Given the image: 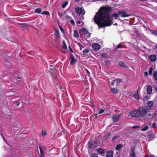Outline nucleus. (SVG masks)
Segmentation results:
<instances>
[{"instance_id":"12","label":"nucleus","mask_w":157,"mask_h":157,"mask_svg":"<svg viewBox=\"0 0 157 157\" xmlns=\"http://www.w3.org/2000/svg\"><path fill=\"white\" fill-rule=\"evenodd\" d=\"M98 153L101 154V155L102 154H104L105 153V151L104 150L101 148H98L97 150Z\"/></svg>"},{"instance_id":"30","label":"nucleus","mask_w":157,"mask_h":157,"mask_svg":"<svg viewBox=\"0 0 157 157\" xmlns=\"http://www.w3.org/2000/svg\"><path fill=\"white\" fill-rule=\"evenodd\" d=\"M47 135V132L45 130H42L41 132V135L42 136H46Z\"/></svg>"},{"instance_id":"24","label":"nucleus","mask_w":157,"mask_h":157,"mask_svg":"<svg viewBox=\"0 0 157 157\" xmlns=\"http://www.w3.org/2000/svg\"><path fill=\"white\" fill-rule=\"evenodd\" d=\"M93 145L95 147H96L98 145V143L97 139H95L93 142Z\"/></svg>"},{"instance_id":"32","label":"nucleus","mask_w":157,"mask_h":157,"mask_svg":"<svg viewBox=\"0 0 157 157\" xmlns=\"http://www.w3.org/2000/svg\"><path fill=\"white\" fill-rule=\"evenodd\" d=\"M135 146H132L131 148V152H135Z\"/></svg>"},{"instance_id":"20","label":"nucleus","mask_w":157,"mask_h":157,"mask_svg":"<svg viewBox=\"0 0 157 157\" xmlns=\"http://www.w3.org/2000/svg\"><path fill=\"white\" fill-rule=\"evenodd\" d=\"M111 92L114 94H117L118 92V90L114 88H111Z\"/></svg>"},{"instance_id":"17","label":"nucleus","mask_w":157,"mask_h":157,"mask_svg":"<svg viewBox=\"0 0 157 157\" xmlns=\"http://www.w3.org/2000/svg\"><path fill=\"white\" fill-rule=\"evenodd\" d=\"M59 33L58 30H56L54 33L55 37L56 39L59 38L60 37Z\"/></svg>"},{"instance_id":"4","label":"nucleus","mask_w":157,"mask_h":157,"mask_svg":"<svg viewBox=\"0 0 157 157\" xmlns=\"http://www.w3.org/2000/svg\"><path fill=\"white\" fill-rule=\"evenodd\" d=\"M130 116L132 117H138L139 116L138 109L133 110L129 113Z\"/></svg>"},{"instance_id":"50","label":"nucleus","mask_w":157,"mask_h":157,"mask_svg":"<svg viewBox=\"0 0 157 157\" xmlns=\"http://www.w3.org/2000/svg\"><path fill=\"white\" fill-rule=\"evenodd\" d=\"M86 70L87 72V73L88 75H90V73L89 72V71L86 69Z\"/></svg>"},{"instance_id":"47","label":"nucleus","mask_w":157,"mask_h":157,"mask_svg":"<svg viewBox=\"0 0 157 157\" xmlns=\"http://www.w3.org/2000/svg\"><path fill=\"white\" fill-rule=\"evenodd\" d=\"M36 13H39V8H37L35 10Z\"/></svg>"},{"instance_id":"28","label":"nucleus","mask_w":157,"mask_h":157,"mask_svg":"<svg viewBox=\"0 0 157 157\" xmlns=\"http://www.w3.org/2000/svg\"><path fill=\"white\" fill-rule=\"evenodd\" d=\"M63 48L65 49H67V48L64 41L63 42Z\"/></svg>"},{"instance_id":"16","label":"nucleus","mask_w":157,"mask_h":157,"mask_svg":"<svg viewBox=\"0 0 157 157\" xmlns=\"http://www.w3.org/2000/svg\"><path fill=\"white\" fill-rule=\"evenodd\" d=\"M93 140L90 139L88 142V147L89 149H91L92 148L93 145Z\"/></svg>"},{"instance_id":"10","label":"nucleus","mask_w":157,"mask_h":157,"mask_svg":"<svg viewBox=\"0 0 157 157\" xmlns=\"http://www.w3.org/2000/svg\"><path fill=\"white\" fill-rule=\"evenodd\" d=\"M149 58L151 61L152 62H155L157 59L156 56L155 55H151Z\"/></svg>"},{"instance_id":"23","label":"nucleus","mask_w":157,"mask_h":157,"mask_svg":"<svg viewBox=\"0 0 157 157\" xmlns=\"http://www.w3.org/2000/svg\"><path fill=\"white\" fill-rule=\"evenodd\" d=\"M122 147V146L121 144H119L117 145L116 147V149L117 150H120L121 149Z\"/></svg>"},{"instance_id":"56","label":"nucleus","mask_w":157,"mask_h":157,"mask_svg":"<svg viewBox=\"0 0 157 157\" xmlns=\"http://www.w3.org/2000/svg\"><path fill=\"white\" fill-rule=\"evenodd\" d=\"M94 116H95V118H97V117H98V116H97V114H95L94 115Z\"/></svg>"},{"instance_id":"18","label":"nucleus","mask_w":157,"mask_h":157,"mask_svg":"<svg viewBox=\"0 0 157 157\" xmlns=\"http://www.w3.org/2000/svg\"><path fill=\"white\" fill-rule=\"evenodd\" d=\"M119 64L120 66L124 67L126 68L127 67L126 65L122 61H119Z\"/></svg>"},{"instance_id":"8","label":"nucleus","mask_w":157,"mask_h":157,"mask_svg":"<svg viewBox=\"0 0 157 157\" xmlns=\"http://www.w3.org/2000/svg\"><path fill=\"white\" fill-rule=\"evenodd\" d=\"M81 31L84 33V37H89L90 36V35L88 33V30L85 28H82L81 29Z\"/></svg>"},{"instance_id":"58","label":"nucleus","mask_w":157,"mask_h":157,"mask_svg":"<svg viewBox=\"0 0 157 157\" xmlns=\"http://www.w3.org/2000/svg\"><path fill=\"white\" fill-rule=\"evenodd\" d=\"M51 70H56V68H53V69L52 68L51 69Z\"/></svg>"},{"instance_id":"11","label":"nucleus","mask_w":157,"mask_h":157,"mask_svg":"<svg viewBox=\"0 0 157 157\" xmlns=\"http://www.w3.org/2000/svg\"><path fill=\"white\" fill-rule=\"evenodd\" d=\"M147 93L148 94H150L151 93L152 91V86L150 85L147 86Z\"/></svg>"},{"instance_id":"55","label":"nucleus","mask_w":157,"mask_h":157,"mask_svg":"<svg viewBox=\"0 0 157 157\" xmlns=\"http://www.w3.org/2000/svg\"><path fill=\"white\" fill-rule=\"evenodd\" d=\"M77 24H80L81 23V21L80 20L78 21H77Z\"/></svg>"},{"instance_id":"57","label":"nucleus","mask_w":157,"mask_h":157,"mask_svg":"<svg viewBox=\"0 0 157 157\" xmlns=\"http://www.w3.org/2000/svg\"><path fill=\"white\" fill-rule=\"evenodd\" d=\"M114 82H111V85L112 86H114Z\"/></svg>"},{"instance_id":"40","label":"nucleus","mask_w":157,"mask_h":157,"mask_svg":"<svg viewBox=\"0 0 157 157\" xmlns=\"http://www.w3.org/2000/svg\"><path fill=\"white\" fill-rule=\"evenodd\" d=\"M89 52V50L88 49L84 50L82 51V52L84 53H88Z\"/></svg>"},{"instance_id":"60","label":"nucleus","mask_w":157,"mask_h":157,"mask_svg":"<svg viewBox=\"0 0 157 157\" xmlns=\"http://www.w3.org/2000/svg\"><path fill=\"white\" fill-rule=\"evenodd\" d=\"M59 86H60V87H59L60 89L61 90L62 88L61 86L60 85H59Z\"/></svg>"},{"instance_id":"3","label":"nucleus","mask_w":157,"mask_h":157,"mask_svg":"<svg viewBox=\"0 0 157 157\" xmlns=\"http://www.w3.org/2000/svg\"><path fill=\"white\" fill-rule=\"evenodd\" d=\"M118 13H119L120 16L121 17H129L131 15V14L127 13L124 10L118 11Z\"/></svg>"},{"instance_id":"49","label":"nucleus","mask_w":157,"mask_h":157,"mask_svg":"<svg viewBox=\"0 0 157 157\" xmlns=\"http://www.w3.org/2000/svg\"><path fill=\"white\" fill-rule=\"evenodd\" d=\"M118 137V136H114L112 140L113 141L115 140L116 139H117Z\"/></svg>"},{"instance_id":"51","label":"nucleus","mask_w":157,"mask_h":157,"mask_svg":"<svg viewBox=\"0 0 157 157\" xmlns=\"http://www.w3.org/2000/svg\"><path fill=\"white\" fill-rule=\"evenodd\" d=\"M112 82H114V83H115V82L117 83V79H115L114 80H113Z\"/></svg>"},{"instance_id":"33","label":"nucleus","mask_w":157,"mask_h":157,"mask_svg":"<svg viewBox=\"0 0 157 157\" xmlns=\"http://www.w3.org/2000/svg\"><path fill=\"white\" fill-rule=\"evenodd\" d=\"M153 69L152 67H150V69L148 71V73L150 75H151L152 74Z\"/></svg>"},{"instance_id":"61","label":"nucleus","mask_w":157,"mask_h":157,"mask_svg":"<svg viewBox=\"0 0 157 157\" xmlns=\"http://www.w3.org/2000/svg\"><path fill=\"white\" fill-rule=\"evenodd\" d=\"M140 1H145V0H140Z\"/></svg>"},{"instance_id":"21","label":"nucleus","mask_w":157,"mask_h":157,"mask_svg":"<svg viewBox=\"0 0 157 157\" xmlns=\"http://www.w3.org/2000/svg\"><path fill=\"white\" fill-rule=\"evenodd\" d=\"M74 36L77 38H78L79 37L78 31L77 30H74Z\"/></svg>"},{"instance_id":"13","label":"nucleus","mask_w":157,"mask_h":157,"mask_svg":"<svg viewBox=\"0 0 157 157\" xmlns=\"http://www.w3.org/2000/svg\"><path fill=\"white\" fill-rule=\"evenodd\" d=\"M147 104L148 107L150 109L153 106L154 103L152 101H149L147 102Z\"/></svg>"},{"instance_id":"36","label":"nucleus","mask_w":157,"mask_h":157,"mask_svg":"<svg viewBox=\"0 0 157 157\" xmlns=\"http://www.w3.org/2000/svg\"><path fill=\"white\" fill-rule=\"evenodd\" d=\"M148 129V126L147 125L145 126L144 128L141 129V130L142 131H145Z\"/></svg>"},{"instance_id":"42","label":"nucleus","mask_w":157,"mask_h":157,"mask_svg":"<svg viewBox=\"0 0 157 157\" xmlns=\"http://www.w3.org/2000/svg\"><path fill=\"white\" fill-rule=\"evenodd\" d=\"M104 110L103 109H101V110L99 112L98 114H101L103 113H104Z\"/></svg>"},{"instance_id":"29","label":"nucleus","mask_w":157,"mask_h":157,"mask_svg":"<svg viewBox=\"0 0 157 157\" xmlns=\"http://www.w3.org/2000/svg\"><path fill=\"white\" fill-rule=\"evenodd\" d=\"M150 32L152 34H154L155 36L157 35V31H155L151 29V30Z\"/></svg>"},{"instance_id":"62","label":"nucleus","mask_w":157,"mask_h":157,"mask_svg":"<svg viewBox=\"0 0 157 157\" xmlns=\"http://www.w3.org/2000/svg\"><path fill=\"white\" fill-rule=\"evenodd\" d=\"M62 52L64 54L65 53V52Z\"/></svg>"},{"instance_id":"37","label":"nucleus","mask_w":157,"mask_h":157,"mask_svg":"<svg viewBox=\"0 0 157 157\" xmlns=\"http://www.w3.org/2000/svg\"><path fill=\"white\" fill-rule=\"evenodd\" d=\"M91 157H98L97 155L95 153H93L91 154Z\"/></svg>"},{"instance_id":"7","label":"nucleus","mask_w":157,"mask_h":157,"mask_svg":"<svg viewBox=\"0 0 157 157\" xmlns=\"http://www.w3.org/2000/svg\"><path fill=\"white\" fill-rule=\"evenodd\" d=\"M92 48L94 50L98 51L101 48V46L99 44L97 43H94L92 44Z\"/></svg>"},{"instance_id":"44","label":"nucleus","mask_w":157,"mask_h":157,"mask_svg":"<svg viewBox=\"0 0 157 157\" xmlns=\"http://www.w3.org/2000/svg\"><path fill=\"white\" fill-rule=\"evenodd\" d=\"M122 45L121 44H119L116 48L117 49L120 48H122Z\"/></svg>"},{"instance_id":"43","label":"nucleus","mask_w":157,"mask_h":157,"mask_svg":"<svg viewBox=\"0 0 157 157\" xmlns=\"http://www.w3.org/2000/svg\"><path fill=\"white\" fill-rule=\"evenodd\" d=\"M58 15L61 17H63V14L62 13H60L59 12H58Z\"/></svg>"},{"instance_id":"15","label":"nucleus","mask_w":157,"mask_h":157,"mask_svg":"<svg viewBox=\"0 0 157 157\" xmlns=\"http://www.w3.org/2000/svg\"><path fill=\"white\" fill-rule=\"evenodd\" d=\"M40 157H44L45 150H43L40 147Z\"/></svg>"},{"instance_id":"39","label":"nucleus","mask_w":157,"mask_h":157,"mask_svg":"<svg viewBox=\"0 0 157 157\" xmlns=\"http://www.w3.org/2000/svg\"><path fill=\"white\" fill-rule=\"evenodd\" d=\"M133 97L136 99L138 100L139 99L138 95L137 94L134 95Z\"/></svg>"},{"instance_id":"27","label":"nucleus","mask_w":157,"mask_h":157,"mask_svg":"<svg viewBox=\"0 0 157 157\" xmlns=\"http://www.w3.org/2000/svg\"><path fill=\"white\" fill-rule=\"evenodd\" d=\"M154 78L156 80H157V72H154L153 73Z\"/></svg>"},{"instance_id":"19","label":"nucleus","mask_w":157,"mask_h":157,"mask_svg":"<svg viewBox=\"0 0 157 157\" xmlns=\"http://www.w3.org/2000/svg\"><path fill=\"white\" fill-rule=\"evenodd\" d=\"M53 80L55 83H56L57 82V81H58L56 75L55 74H53L52 75Z\"/></svg>"},{"instance_id":"6","label":"nucleus","mask_w":157,"mask_h":157,"mask_svg":"<svg viewBox=\"0 0 157 157\" xmlns=\"http://www.w3.org/2000/svg\"><path fill=\"white\" fill-rule=\"evenodd\" d=\"M121 116V114H114L112 117L113 122H117L119 120V118Z\"/></svg>"},{"instance_id":"26","label":"nucleus","mask_w":157,"mask_h":157,"mask_svg":"<svg viewBox=\"0 0 157 157\" xmlns=\"http://www.w3.org/2000/svg\"><path fill=\"white\" fill-rule=\"evenodd\" d=\"M68 4V2L67 1H65V2L63 3V4H62V7L63 8H64Z\"/></svg>"},{"instance_id":"45","label":"nucleus","mask_w":157,"mask_h":157,"mask_svg":"<svg viewBox=\"0 0 157 157\" xmlns=\"http://www.w3.org/2000/svg\"><path fill=\"white\" fill-rule=\"evenodd\" d=\"M152 127L154 128H156L157 127V126L156 125V124L155 123H154L152 125Z\"/></svg>"},{"instance_id":"22","label":"nucleus","mask_w":157,"mask_h":157,"mask_svg":"<svg viewBox=\"0 0 157 157\" xmlns=\"http://www.w3.org/2000/svg\"><path fill=\"white\" fill-rule=\"evenodd\" d=\"M147 137L149 139L151 140L154 139L155 136L153 134H151L148 135Z\"/></svg>"},{"instance_id":"41","label":"nucleus","mask_w":157,"mask_h":157,"mask_svg":"<svg viewBox=\"0 0 157 157\" xmlns=\"http://www.w3.org/2000/svg\"><path fill=\"white\" fill-rule=\"evenodd\" d=\"M70 22L73 25H75V23L74 21L73 20H71L70 21Z\"/></svg>"},{"instance_id":"31","label":"nucleus","mask_w":157,"mask_h":157,"mask_svg":"<svg viewBox=\"0 0 157 157\" xmlns=\"http://www.w3.org/2000/svg\"><path fill=\"white\" fill-rule=\"evenodd\" d=\"M129 155L131 157H136V155L135 152H130Z\"/></svg>"},{"instance_id":"52","label":"nucleus","mask_w":157,"mask_h":157,"mask_svg":"<svg viewBox=\"0 0 157 157\" xmlns=\"http://www.w3.org/2000/svg\"><path fill=\"white\" fill-rule=\"evenodd\" d=\"M60 29L61 30V31L62 32H63V31H64V29H63L61 27H60Z\"/></svg>"},{"instance_id":"53","label":"nucleus","mask_w":157,"mask_h":157,"mask_svg":"<svg viewBox=\"0 0 157 157\" xmlns=\"http://www.w3.org/2000/svg\"><path fill=\"white\" fill-rule=\"evenodd\" d=\"M144 75L146 76H147L148 75V73L147 72L145 71L144 72Z\"/></svg>"},{"instance_id":"9","label":"nucleus","mask_w":157,"mask_h":157,"mask_svg":"<svg viewBox=\"0 0 157 157\" xmlns=\"http://www.w3.org/2000/svg\"><path fill=\"white\" fill-rule=\"evenodd\" d=\"M70 59L71 62L70 64L71 65L74 64L76 62V60L75 59V57L72 54H71V55Z\"/></svg>"},{"instance_id":"38","label":"nucleus","mask_w":157,"mask_h":157,"mask_svg":"<svg viewBox=\"0 0 157 157\" xmlns=\"http://www.w3.org/2000/svg\"><path fill=\"white\" fill-rule=\"evenodd\" d=\"M78 45L80 47V50H82V48H84V47L80 43H79L78 44Z\"/></svg>"},{"instance_id":"63","label":"nucleus","mask_w":157,"mask_h":157,"mask_svg":"<svg viewBox=\"0 0 157 157\" xmlns=\"http://www.w3.org/2000/svg\"><path fill=\"white\" fill-rule=\"evenodd\" d=\"M41 12V10L40 9V13Z\"/></svg>"},{"instance_id":"5","label":"nucleus","mask_w":157,"mask_h":157,"mask_svg":"<svg viewBox=\"0 0 157 157\" xmlns=\"http://www.w3.org/2000/svg\"><path fill=\"white\" fill-rule=\"evenodd\" d=\"M75 11L76 13L77 14H80L82 13L83 15L85 14V11H83L82 8L79 7H77L75 8Z\"/></svg>"},{"instance_id":"1","label":"nucleus","mask_w":157,"mask_h":157,"mask_svg":"<svg viewBox=\"0 0 157 157\" xmlns=\"http://www.w3.org/2000/svg\"><path fill=\"white\" fill-rule=\"evenodd\" d=\"M112 10L111 6H102L96 13L94 17V21L99 28L110 26L113 24V19L109 17Z\"/></svg>"},{"instance_id":"48","label":"nucleus","mask_w":157,"mask_h":157,"mask_svg":"<svg viewBox=\"0 0 157 157\" xmlns=\"http://www.w3.org/2000/svg\"><path fill=\"white\" fill-rule=\"evenodd\" d=\"M69 49L70 51H71V52H73V51L72 50V49L71 47L69 45Z\"/></svg>"},{"instance_id":"2","label":"nucleus","mask_w":157,"mask_h":157,"mask_svg":"<svg viewBox=\"0 0 157 157\" xmlns=\"http://www.w3.org/2000/svg\"><path fill=\"white\" fill-rule=\"evenodd\" d=\"M139 116H141L143 117H147V113L148 109L147 107L144 106L139 107L138 109Z\"/></svg>"},{"instance_id":"46","label":"nucleus","mask_w":157,"mask_h":157,"mask_svg":"<svg viewBox=\"0 0 157 157\" xmlns=\"http://www.w3.org/2000/svg\"><path fill=\"white\" fill-rule=\"evenodd\" d=\"M140 127L139 126L135 125L132 127V128L133 129L139 128Z\"/></svg>"},{"instance_id":"25","label":"nucleus","mask_w":157,"mask_h":157,"mask_svg":"<svg viewBox=\"0 0 157 157\" xmlns=\"http://www.w3.org/2000/svg\"><path fill=\"white\" fill-rule=\"evenodd\" d=\"M101 56L102 58H108L109 56L108 54L107 53H102L101 55Z\"/></svg>"},{"instance_id":"34","label":"nucleus","mask_w":157,"mask_h":157,"mask_svg":"<svg viewBox=\"0 0 157 157\" xmlns=\"http://www.w3.org/2000/svg\"><path fill=\"white\" fill-rule=\"evenodd\" d=\"M41 14H46V15H50L49 13L47 11H44L41 13Z\"/></svg>"},{"instance_id":"64","label":"nucleus","mask_w":157,"mask_h":157,"mask_svg":"<svg viewBox=\"0 0 157 157\" xmlns=\"http://www.w3.org/2000/svg\"><path fill=\"white\" fill-rule=\"evenodd\" d=\"M56 85H57V86H58V83H57V84H56Z\"/></svg>"},{"instance_id":"14","label":"nucleus","mask_w":157,"mask_h":157,"mask_svg":"<svg viewBox=\"0 0 157 157\" xmlns=\"http://www.w3.org/2000/svg\"><path fill=\"white\" fill-rule=\"evenodd\" d=\"M113 152L112 151L107 152L106 157H113Z\"/></svg>"},{"instance_id":"59","label":"nucleus","mask_w":157,"mask_h":157,"mask_svg":"<svg viewBox=\"0 0 157 157\" xmlns=\"http://www.w3.org/2000/svg\"><path fill=\"white\" fill-rule=\"evenodd\" d=\"M75 1L76 2H78L80 0H75Z\"/></svg>"},{"instance_id":"35","label":"nucleus","mask_w":157,"mask_h":157,"mask_svg":"<svg viewBox=\"0 0 157 157\" xmlns=\"http://www.w3.org/2000/svg\"><path fill=\"white\" fill-rule=\"evenodd\" d=\"M119 14L118 12L117 13H114L113 14V16L115 17V19H117V18L119 17Z\"/></svg>"},{"instance_id":"54","label":"nucleus","mask_w":157,"mask_h":157,"mask_svg":"<svg viewBox=\"0 0 157 157\" xmlns=\"http://www.w3.org/2000/svg\"><path fill=\"white\" fill-rule=\"evenodd\" d=\"M20 104V103L19 102H17L16 103V105L17 106H18Z\"/></svg>"}]
</instances>
